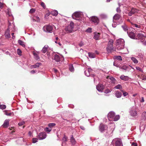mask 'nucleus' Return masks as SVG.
Masks as SVG:
<instances>
[{
	"label": "nucleus",
	"mask_w": 146,
	"mask_h": 146,
	"mask_svg": "<svg viewBox=\"0 0 146 146\" xmlns=\"http://www.w3.org/2000/svg\"><path fill=\"white\" fill-rule=\"evenodd\" d=\"M38 139L36 138H34L33 139V142L35 143L37 142Z\"/></svg>",
	"instance_id": "53"
},
{
	"label": "nucleus",
	"mask_w": 146,
	"mask_h": 146,
	"mask_svg": "<svg viewBox=\"0 0 146 146\" xmlns=\"http://www.w3.org/2000/svg\"><path fill=\"white\" fill-rule=\"evenodd\" d=\"M119 68L120 69L123 70V71H124V70L125 71L126 70L127 68V66L125 65H123L122 66H120L119 67Z\"/></svg>",
	"instance_id": "31"
},
{
	"label": "nucleus",
	"mask_w": 146,
	"mask_h": 146,
	"mask_svg": "<svg viewBox=\"0 0 146 146\" xmlns=\"http://www.w3.org/2000/svg\"><path fill=\"white\" fill-rule=\"evenodd\" d=\"M18 43L20 45L22 46L23 47H25V43L24 42L22 41V40H18Z\"/></svg>",
	"instance_id": "29"
},
{
	"label": "nucleus",
	"mask_w": 146,
	"mask_h": 146,
	"mask_svg": "<svg viewBox=\"0 0 146 146\" xmlns=\"http://www.w3.org/2000/svg\"><path fill=\"white\" fill-rule=\"evenodd\" d=\"M115 96L117 98H120L122 96L121 92L119 91H116L115 94Z\"/></svg>",
	"instance_id": "20"
},
{
	"label": "nucleus",
	"mask_w": 146,
	"mask_h": 146,
	"mask_svg": "<svg viewBox=\"0 0 146 146\" xmlns=\"http://www.w3.org/2000/svg\"><path fill=\"white\" fill-rule=\"evenodd\" d=\"M9 25L8 27L11 26V27H10L9 29L10 31H11V32H14V31H15V27L14 26V25L13 24H11V23L9 22Z\"/></svg>",
	"instance_id": "17"
},
{
	"label": "nucleus",
	"mask_w": 146,
	"mask_h": 146,
	"mask_svg": "<svg viewBox=\"0 0 146 146\" xmlns=\"http://www.w3.org/2000/svg\"><path fill=\"white\" fill-rule=\"evenodd\" d=\"M53 59L55 61L58 63L59 62V63L58 64H60L58 65V66L60 65V64L62 62L63 60L64 59L63 57L62 56H60L59 55L57 54L54 55Z\"/></svg>",
	"instance_id": "6"
},
{
	"label": "nucleus",
	"mask_w": 146,
	"mask_h": 146,
	"mask_svg": "<svg viewBox=\"0 0 146 146\" xmlns=\"http://www.w3.org/2000/svg\"><path fill=\"white\" fill-rule=\"evenodd\" d=\"M70 140L72 145H74L75 144L76 141L74 138L73 135H72L71 136Z\"/></svg>",
	"instance_id": "24"
},
{
	"label": "nucleus",
	"mask_w": 146,
	"mask_h": 146,
	"mask_svg": "<svg viewBox=\"0 0 146 146\" xmlns=\"http://www.w3.org/2000/svg\"><path fill=\"white\" fill-rule=\"evenodd\" d=\"M112 143L113 146H123L121 140L119 138L114 139L112 140Z\"/></svg>",
	"instance_id": "4"
},
{
	"label": "nucleus",
	"mask_w": 146,
	"mask_h": 146,
	"mask_svg": "<svg viewBox=\"0 0 146 146\" xmlns=\"http://www.w3.org/2000/svg\"><path fill=\"white\" fill-rule=\"evenodd\" d=\"M137 36L139 39H140L141 41L145 39V37L141 33H139L137 35Z\"/></svg>",
	"instance_id": "19"
},
{
	"label": "nucleus",
	"mask_w": 146,
	"mask_h": 146,
	"mask_svg": "<svg viewBox=\"0 0 146 146\" xmlns=\"http://www.w3.org/2000/svg\"><path fill=\"white\" fill-rule=\"evenodd\" d=\"M84 73L85 75L87 76H89L90 75L92 77H94L95 76V75L94 74H90V73L89 72H88L86 70L84 71Z\"/></svg>",
	"instance_id": "30"
},
{
	"label": "nucleus",
	"mask_w": 146,
	"mask_h": 146,
	"mask_svg": "<svg viewBox=\"0 0 146 146\" xmlns=\"http://www.w3.org/2000/svg\"><path fill=\"white\" fill-rule=\"evenodd\" d=\"M120 78L121 79L125 81H127L129 80V77L127 76L122 75L121 76Z\"/></svg>",
	"instance_id": "23"
},
{
	"label": "nucleus",
	"mask_w": 146,
	"mask_h": 146,
	"mask_svg": "<svg viewBox=\"0 0 146 146\" xmlns=\"http://www.w3.org/2000/svg\"><path fill=\"white\" fill-rule=\"evenodd\" d=\"M128 94V93L126 92H124L123 93V95L125 97L127 96Z\"/></svg>",
	"instance_id": "62"
},
{
	"label": "nucleus",
	"mask_w": 146,
	"mask_h": 146,
	"mask_svg": "<svg viewBox=\"0 0 146 146\" xmlns=\"http://www.w3.org/2000/svg\"><path fill=\"white\" fill-rule=\"evenodd\" d=\"M79 45L80 47L82 46H83L84 45V43H83V42L82 41H81L79 44Z\"/></svg>",
	"instance_id": "60"
},
{
	"label": "nucleus",
	"mask_w": 146,
	"mask_h": 146,
	"mask_svg": "<svg viewBox=\"0 0 146 146\" xmlns=\"http://www.w3.org/2000/svg\"><path fill=\"white\" fill-rule=\"evenodd\" d=\"M131 146H137V145L136 143H133L131 144Z\"/></svg>",
	"instance_id": "64"
},
{
	"label": "nucleus",
	"mask_w": 146,
	"mask_h": 146,
	"mask_svg": "<svg viewBox=\"0 0 146 146\" xmlns=\"http://www.w3.org/2000/svg\"><path fill=\"white\" fill-rule=\"evenodd\" d=\"M48 46V45H45L43 48L41 50V52L43 53H45L47 50Z\"/></svg>",
	"instance_id": "22"
},
{
	"label": "nucleus",
	"mask_w": 146,
	"mask_h": 146,
	"mask_svg": "<svg viewBox=\"0 0 146 146\" xmlns=\"http://www.w3.org/2000/svg\"><path fill=\"white\" fill-rule=\"evenodd\" d=\"M8 27V29L7 30L5 31V36L7 38H10L11 37V35L10 33V30L9 29L11 27V26Z\"/></svg>",
	"instance_id": "15"
},
{
	"label": "nucleus",
	"mask_w": 146,
	"mask_h": 146,
	"mask_svg": "<svg viewBox=\"0 0 146 146\" xmlns=\"http://www.w3.org/2000/svg\"><path fill=\"white\" fill-rule=\"evenodd\" d=\"M113 42L112 40H110L108 43V46L106 48L107 51L108 52H111L112 50H114V48L113 46Z\"/></svg>",
	"instance_id": "7"
},
{
	"label": "nucleus",
	"mask_w": 146,
	"mask_h": 146,
	"mask_svg": "<svg viewBox=\"0 0 146 146\" xmlns=\"http://www.w3.org/2000/svg\"><path fill=\"white\" fill-rule=\"evenodd\" d=\"M136 69L139 72H143V70L141 68L138 66L136 67Z\"/></svg>",
	"instance_id": "43"
},
{
	"label": "nucleus",
	"mask_w": 146,
	"mask_h": 146,
	"mask_svg": "<svg viewBox=\"0 0 146 146\" xmlns=\"http://www.w3.org/2000/svg\"><path fill=\"white\" fill-rule=\"evenodd\" d=\"M125 42L123 39L120 38L116 40V47L117 50H120L124 48Z\"/></svg>",
	"instance_id": "3"
},
{
	"label": "nucleus",
	"mask_w": 146,
	"mask_h": 146,
	"mask_svg": "<svg viewBox=\"0 0 146 146\" xmlns=\"http://www.w3.org/2000/svg\"><path fill=\"white\" fill-rule=\"evenodd\" d=\"M9 119H6L4 121L3 126L5 128L9 126Z\"/></svg>",
	"instance_id": "21"
},
{
	"label": "nucleus",
	"mask_w": 146,
	"mask_h": 146,
	"mask_svg": "<svg viewBox=\"0 0 146 146\" xmlns=\"http://www.w3.org/2000/svg\"><path fill=\"white\" fill-rule=\"evenodd\" d=\"M116 11L118 13H120L121 12L120 8L119 7H117L116 9Z\"/></svg>",
	"instance_id": "61"
},
{
	"label": "nucleus",
	"mask_w": 146,
	"mask_h": 146,
	"mask_svg": "<svg viewBox=\"0 0 146 146\" xmlns=\"http://www.w3.org/2000/svg\"><path fill=\"white\" fill-rule=\"evenodd\" d=\"M122 27L125 31H126L128 30V28L126 25H123L122 26Z\"/></svg>",
	"instance_id": "42"
},
{
	"label": "nucleus",
	"mask_w": 146,
	"mask_h": 146,
	"mask_svg": "<svg viewBox=\"0 0 146 146\" xmlns=\"http://www.w3.org/2000/svg\"><path fill=\"white\" fill-rule=\"evenodd\" d=\"M127 33L129 37L132 39H135V34L133 32H129L128 31L127 32Z\"/></svg>",
	"instance_id": "16"
},
{
	"label": "nucleus",
	"mask_w": 146,
	"mask_h": 146,
	"mask_svg": "<svg viewBox=\"0 0 146 146\" xmlns=\"http://www.w3.org/2000/svg\"><path fill=\"white\" fill-rule=\"evenodd\" d=\"M82 15V13L80 12H76L72 15V18L76 20H79Z\"/></svg>",
	"instance_id": "8"
},
{
	"label": "nucleus",
	"mask_w": 146,
	"mask_h": 146,
	"mask_svg": "<svg viewBox=\"0 0 146 146\" xmlns=\"http://www.w3.org/2000/svg\"><path fill=\"white\" fill-rule=\"evenodd\" d=\"M69 69L70 71L73 72L74 70V68L72 65H70L69 66Z\"/></svg>",
	"instance_id": "38"
},
{
	"label": "nucleus",
	"mask_w": 146,
	"mask_h": 146,
	"mask_svg": "<svg viewBox=\"0 0 146 146\" xmlns=\"http://www.w3.org/2000/svg\"><path fill=\"white\" fill-rule=\"evenodd\" d=\"M113 65L117 67H118L119 66V65L118 64L116 63V61L115 60V61L114 62Z\"/></svg>",
	"instance_id": "56"
},
{
	"label": "nucleus",
	"mask_w": 146,
	"mask_h": 146,
	"mask_svg": "<svg viewBox=\"0 0 146 146\" xmlns=\"http://www.w3.org/2000/svg\"><path fill=\"white\" fill-rule=\"evenodd\" d=\"M100 34L99 33H96L94 36V38L96 40H98L99 38Z\"/></svg>",
	"instance_id": "28"
},
{
	"label": "nucleus",
	"mask_w": 146,
	"mask_h": 146,
	"mask_svg": "<svg viewBox=\"0 0 146 146\" xmlns=\"http://www.w3.org/2000/svg\"><path fill=\"white\" fill-rule=\"evenodd\" d=\"M56 125V124L54 123H50L48 125V127L51 128V129L54 126Z\"/></svg>",
	"instance_id": "39"
},
{
	"label": "nucleus",
	"mask_w": 146,
	"mask_h": 146,
	"mask_svg": "<svg viewBox=\"0 0 146 146\" xmlns=\"http://www.w3.org/2000/svg\"><path fill=\"white\" fill-rule=\"evenodd\" d=\"M107 15L104 14H101V19H105L107 17Z\"/></svg>",
	"instance_id": "46"
},
{
	"label": "nucleus",
	"mask_w": 146,
	"mask_h": 146,
	"mask_svg": "<svg viewBox=\"0 0 146 146\" xmlns=\"http://www.w3.org/2000/svg\"><path fill=\"white\" fill-rule=\"evenodd\" d=\"M46 134L45 132H42L40 133L38 135V137L40 140L44 139L46 138Z\"/></svg>",
	"instance_id": "12"
},
{
	"label": "nucleus",
	"mask_w": 146,
	"mask_h": 146,
	"mask_svg": "<svg viewBox=\"0 0 146 146\" xmlns=\"http://www.w3.org/2000/svg\"><path fill=\"white\" fill-rule=\"evenodd\" d=\"M141 42L143 44L145 45H146V40H145V39L143 40H141Z\"/></svg>",
	"instance_id": "58"
},
{
	"label": "nucleus",
	"mask_w": 146,
	"mask_h": 146,
	"mask_svg": "<svg viewBox=\"0 0 146 146\" xmlns=\"http://www.w3.org/2000/svg\"><path fill=\"white\" fill-rule=\"evenodd\" d=\"M43 7V8L45 9L46 8V6L44 4V3L43 2H42L40 4Z\"/></svg>",
	"instance_id": "51"
},
{
	"label": "nucleus",
	"mask_w": 146,
	"mask_h": 146,
	"mask_svg": "<svg viewBox=\"0 0 146 146\" xmlns=\"http://www.w3.org/2000/svg\"><path fill=\"white\" fill-rule=\"evenodd\" d=\"M51 129L49 127V128L48 127H46L45 128L44 130L46 132H47L49 133V132H50L51 130Z\"/></svg>",
	"instance_id": "47"
},
{
	"label": "nucleus",
	"mask_w": 146,
	"mask_h": 146,
	"mask_svg": "<svg viewBox=\"0 0 146 146\" xmlns=\"http://www.w3.org/2000/svg\"><path fill=\"white\" fill-rule=\"evenodd\" d=\"M33 20L34 21H35L37 22H39L40 21V19L38 17L35 16L34 17Z\"/></svg>",
	"instance_id": "36"
},
{
	"label": "nucleus",
	"mask_w": 146,
	"mask_h": 146,
	"mask_svg": "<svg viewBox=\"0 0 146 146\" xmlns=\"http://www.w3.org/2000/svg\"><path fill=\"white\" fill-rule=\"evenodd\" d=\"M17 53L19 55H21V51L20 49L18 48L17 49Z\"/></svg>",
	"instance_id": "52"
},
{
	"label": "nucleus",
	"mask_w": 146,
	"mask_h": 146,
	"mask_svg": "<svg viewBox=\"0 0 146 146\" xmlns=\"http://www.w3.org/2000/svg\"><path fill=\"white\" fill-rule=\"evenodd\" d=\"M110 130H108V127L106 125L101 124V133L104 134L106 137H108L111 135V134L114 130L115 127V125L113 123L110 124Z\"/></svg>",
	"instance_id": "1"
},
{
	"label": "nucleus",
	"mask_w": 146,
	"mask_h": 146,
	"mask_svg": "<svg viewBox=\"0 0 146 146\" xmlns=\"http://www.w3.org/2000/svg\"><path fill=\"white\" fill-rule=\"evenodd\" d=\"M33 54L35 56V58L37 60L39 59V57L38 56L37 52H33Z\"/></svg>",
	"instance_id": "33"
},
{
	"label": "nucleus",
	"mask_w": 146,
	"mask_h": 146,
	"mask_svg": "<svg viewBox=\"0 0 146 146\" xmlns=\"http://www.w3.org/2000/svg\"><path fill=\"white\" fill-rule=\"evenodd\" d=\"M42 65V64L40 62H37L35 64V65L32 66L33 68H36Z\"/></svg>",
	"instance_id": "25"
},
{
	"label": "nucleus",
	"mask_w": 146,
	"mask_h": 146,
	"mask_svg": "<svg viewBox=\"0 0 146 146\" xmlns=\"http://www.w3.org/2000/svg\"><path fill=\"white\" fill-rule=\"evenodd\" d=\"M131 59L135 64H137L138 63V61L137 59L134 57H131Z\"/></svg>",
	"instance_id": "34"
},
{
	"label": "nucleus",
	"mask_w": 146,
	"mask_h": 146,
	"mask_svg": "<svg viewBox=\"0 0 146 146\" xmlns=\"http://www.w3.org/2000/svg\"><path fill=\"white\" fill-rule=\"evenodd\" d=\"M7 14L9 17L11 16V17L13 18V17L12 15V14H11V13L10 12L9 9L8 10V11L7 13Z\"/></svg>",
	"instance_id": "54"
},
{
	"label": "nucleus",
	"mask_w": 146,
	"mask_h": 146,
	"mask_svg": "<svg viewBox=\"0 0 146 146\" xmlns=\"http://www.w3.org/2000/svg\"><path fill=\"white\" fill-rule=\"evenodd\" d=\"M92 70L90 68H88V70L87 71V72H92Z\"/></svg>",
	"instance_id": "63"
},
{
	"label": "nucleus",
	"mask_w": 146,
	"mask_h": 146,
	"mask_svg": "<svg viewBox=\"0 0 146 146\" xmlns=\"http://www.w3.org/2000/svg\"><path fill=\"white\" fill-rule=\"evenodd\" d=\"M121 17V16L119 14H116L113 17V22L116 23L117 21Z\"/></svg>",
	"instance_id": "14"
},
{
	"label": "nucleus",
	"mask_w": 146,
	"mask_h": 146,
	"mask_svg": "<svg viewBox=\"0 0 146 146\" xmlns=\"http://www.w3.org/2000/svg\"><path fill=\"white\" fill-rule=\"evenodd\" d=\"M35 10L34 9H30L29 12L31 13H33L35 12Z\"/></svg>",
	"instance_id": "55"
},
{
	"label": "nucleus",
	"mask_w": 146,
	"mask_h": 146,
	"mask_svg": "<svg viewBox=\"0 0 146 146\" xmlns=\"http://www.w3.org/2000/svg\"><path fill=\"white\" fill-rule=\"evenodd\" d=\"M3 7V3L0 2V8L1 9Z\"/></svg>",
	"instance_id": "59"
},
{
	"label": "nucleus",
	"mask_w": 146,
	"mask_h": 146,
	"mask_svg": "<svg viewBox=\"0 0 146 146\" xmlns=\"http://www.w3.org/2000/svg\"><path fill=\"white\" fill-rule=\"evenodd\" d=\"M95 142L97 143L98 144L97 146H100V140L99 139H97L95 141Z\"/></svg>",
	"instance_id": "57"
},
{
	"label": "nucleus",
	"mask_w": 146,
	"mask_h": 146,
	"mask_svg": "<svg viewBox=\"0 0 146 146\" xmlns=\"http://www.w3.org/2000/svg\"><path fill=\"white\" fill-rule=\"evenodd\" d=\"M142 117L144 120L146 119V112L145 111L142 114Z\"/></svg>",
	"instance_id": "40"
},
{
	"label": "nucleus",
	"mask_w": 146,
	"mask_h": 146,
	"mask_svg": "<svg viewBox=\"0 0 146 146\" xmlns=\"http://www.w3.org/2000/svg\"><path fill=\"white\" fill-rule=\"evenodd\" d=\"M92 29L91 28H88L86 30V31L87 33H91L92 32Z\"/></svg>",
	"instance_id": "45"
},
{
	"label": "nucleus",
	"mask_w": 146,
	"mask_h": 146,
	"mask_svg": "<svg viewBox=\"0 0 146 146\" xmlns=\"http://www.w3.org/2000/svg\"><path fill=\"white\" fill-rule=\"evenodd\" d=\"M131 11L132 13L133 14L137 12V10L134 8H132L131 9Z\"/></svg>",
	"instance_id": "41"
},
{
	"label": "nucleus",
	"mask_w": 146,
	"mask_h": 146,
	"mask_svg": "<svg viewBox=\"0 0 146 146\" xmlns=\"http://www.w3.org/2000/svg\"><path fill=\"white\" fill-rule=\"evenodd\" d=\"M132 26L133 27H135L137 28H139L141 27V26L140 25H137L136 24H134L132 23Z\"/></svg>",
	"instance_id": "35"
},
{
	"label": "nucleus",
	"mask_w": 146,
	"mask_h": 146,
	"mask_svg": "<svg viewBox=\"0 0 146 146\" xmlns=\"http://www.w3.org/2000/svg\"><path fill=\"white\" fill-rule=\"evenodd\" d=\"M54 26L53 25H49L44 26L43 28V31L46 32L51 33Z\"/></svg>",
	"instance_id": "5"
},
{
	"label": "nucleus",
	"mask_w": 146,
	"mask_h": 146,
	"mask_svg": "<svg viewBox=\"0 0 146 146\" xmlns=\"http://www.w3.org/2000/svg\"><path fill=\"white\" fill-rule=\"evenodd\" d=\"M114 58L115 60L116 61L117 60H122L121 57L120 56H115L114 57Z\"/></svg>",
	"instance_id": "26"
},
{
	"label": "nucleus",
	"mask_w": 146,
	"mask_h": 146,
	"mask_svg": "<svg viewBox=\"0 0 146 146\" xmlns=\"http://www.w3.org/2000/svg\"><path fill=\"white\" fill-rule=\"evenodd\" d=\"M88 56L90 58H94L96 56L94 53L92 52L88 53Z\"/></svg>",
	"instance_id": "27"
},
{
	"label": "nucleus",
	"mask_w": 146,
	"mask_h": 146,
	"mask_svg": "<svg viewBox=\"0 0 146 146\" xmlns=\"http://www.w3.org/2000/svg\"><path fill=\"white\" fill-rule=\"evenodd\" d=\"M111 91H112V90H110L108 89H107L104 91V92L105 93L108 94V93L110 92Z\"/></svg>",
	"instance_id": "49"
},
{
	"label": "nucleus",
	"mask_w": 146,
	"mask_h": 146,
	"mask_svg": "<svg viewBox=\"0 0 146 146\" xmlns=\"http://www.w3.org/2000/svg\"><path fill=\"white\" fill-rule=\"evenodd\" d=\"M74 27V23L72 22H71L70 25L65 27V30L69 32H71L73 30Z\"/></svg>",
	"instance_id": "10"
},
{
	"label": "nucleus",
	"mask_w": 146,
	"mask_h": 146,
	"mask_svg": "<svg viewBox=\"0 0 146 146\" xmlns=\"http://www.w3.org/2000/svg\"><path fill=\"white\" fill-rule=\"evenodd\" d=\"M122 88V87L121 85L120 84H118L116 86H115L114 87V88L116 89H121Z\"/></svg>",
	"instance_id": "37"
},
{
	"label": "nucleus",
	"mask_w": 146,
	"mask_h": 146,
	"mask_svg": "<svg viewBox=\"0 0 146 146\" xmlns=\"http://www.w3.org/2000/svg\"><path fill=\"white\" fill-rule=\"evenodd\" d=\"M6 106L5 105H1L0 106V109L4 110L6 108Z\"/></svg>",
	"instance_id": "48"
},
{
	"label": "nucleus",
	"mask_w": 146,
	"mask_h": 146,
	"mask_svg": "<svg viewBox=\"0 0 146 146\" xmlns=\"http://www.w3.org/2000/svg\"><path fill=\"white\" fill-rule=\"evenodd\" d=\"M91 21L95 25H97L99 23V20L98 18L96 16H92L90 18Z\"/></svg>",
	"instance_id": "11"
},
{
	"label": "nucleus",
	"mask_w": 146,
	"mask_h": 146,
	"mask_svg": "<svg viewBox=\"0 0 146 146\" xmlns=\"http://www.w3.org/2000/svg\"><path fill=\"white\" fill-rule=\"evenodd\" d=\"M106 78L108 79H110L111 80V83L113 84L116 83V80L113 77H110L109 76H108L106 77Z\"/></svg>",
	"instance_id": "18"
},
{
	"label": "nucleus",
	"mask_w": 146,
	"mask_h": 146,
	"mask_svg": "<svg viewBox=\"0 0 146 146\" xmlns=\"http://www.w3.org/2000/svg\"><path fill=\"white\" fill-rule=\"evenodd\" d=\"M108 117L109 121H116L120 119L119 115H115V113L113 111H110L108 114Z\"/></svg>",
	"instance_id": "2"
},
{
	"label": "nucleus",
	"mask_w": 146,
	"mask_h": 146,
	"mask_svg": "<svg viewBox=\"0 0 146 146\" xmlns=\"http://www.w3.org/2000/svg\"><path fill=\"white\" fill-rule=\"evenodd\" d=\"M98 80L99 82V84L96 86V88L97 90L99 92H100V85L99 84L100 81L99 78L97 77H96L94 78V81L95 82L97 81Z\"/></svg>",
	"instance_id": "13"
},
{
	"label": "nucleus",
	"mask_w": 146,
	"mask_h": 146,
	"mask_svg": "<svg viewBox=\"0 0 146 146\" xmlns=\"http://www.w3.org/2000/svg\"><path fill=\"white\" fill-rule=\"evenodd\" d=\"M129 113L131 117L136 118L138 115L137 111L134 109H130L129 111Z\"/></svg>",
	"instance_id": "9"
},
{
	"label": "nucleus",
	"mask_w": 146,
	"mask_h": 146,
	"mask_svg": "<svg viewBox=\"0 0 146 146\" xmlns=\"http://www.w3.org/2000/svg\"><path fill=\"white\" fill-rule=\"evenodd\" d=\"M25 123V121H22L19 123L18 125L19 126H21L23 125Z\"/></svg>",
	"instance_id": "50"
},
{
	"label": "nucleus",
	"mask_w": 146,
	"mask_h": 146,
	"mask_svg": "<svg viewBox=\"0 0 146 146\" xmlns=\"http://www.w3.org/2000/svg\"><path fill=\"white\" fill-rule=\"evenodd\" d=\"M138 57L140 58V60H141L143 57V55L142 54H139L138 56Z\"/></svg>",
	"instance_id": "44"
},
{
	"label": "nucleus",
	"mask_w": 146,
	"mask_h": 146,
	"mask_svg": "<svg viewBox=\"0 0 146 146\" xmlns=\"http://www.w3.org/2000/svg\"><path fill=\"white\" fill-rule=\"evenodd\" d=\"M51 14L53 16H56L57 15L58 12L57 11L54 10L51 12Z\"/></svg>",
	"instance_id": "32"
}]
</instances>
